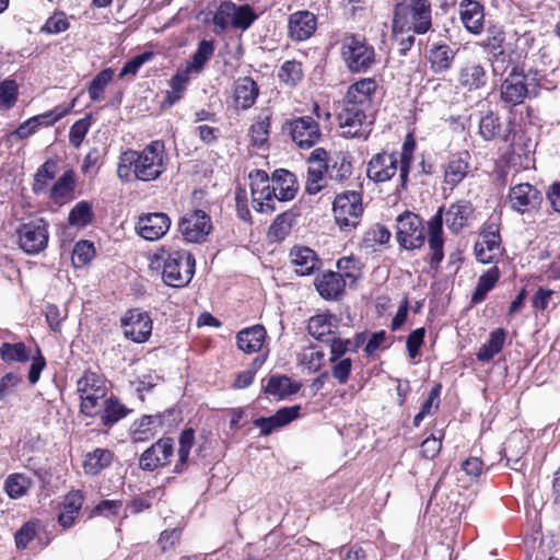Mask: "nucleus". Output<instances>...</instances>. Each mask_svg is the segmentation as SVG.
<instances>
[{"mask_svg": "<svg viewBox=\"0 0 560 560\" xmlns=\"http://www.w3.org/2000/svg\"><path fill=\"white\" fill-rule=\"evenodd\" d=\"M195 273V258L187 250H175L167 254L164 260L162 279L166 285L183 288Z\"/></svg>", "mask_w": 560, "mask_h": 560, "instance_id": "obj_7", "label": "nucleus"}, {"mask_svg": "<svg viewBox=\"0 0 560 560\" xmlns=\"http://www.w3.org/2000/svg\"><path fill=\"white\" fill-rule=\"evenodd\" d=\"M329 346H330L329 362H335L336 360L343 359V358H346L345 354L349 350H351V349L354 350V345H353L352 340H350V339H342V338L334 337L329 340Z\"/></svg>", "mask_w": 560, "mask_h": 560, "instance_id": "obj_64", "label": "nucleus"}, {"mask_svg": "<svg viewBox=\"0 0 560 560\" xmlns=\"http://www.w3.org/2000/svg\"><path fill=\"white\" fill-rule=\"evenodd\" d=\"M328 173L331 178L343 182L351 176L352 164L345 154L340 153L335 158L334 163L329 165Z\"/></svg>", "mask_w": 560, "mask_h": 560, "instance_id": "obj_56", "label": "nucleus"}, {"mask_svg": "<svg viewBox=\"0 0 560 560\" xmlns=\"http://www.w3.org/2000/svg\"><path fill=\"white\" fill-rule=\"evenodd\" d=\"M316 26V16L310 11H298L289 18V35L293 40L302 42L310 38Z\"/></svg>", "mask_w": 560, "mask_h": 560, "instance_id": "obj_25", "label": "nucleus"}, {"mask_svg": "<svg viewBox=\"0 0 560 560\" xmlns=\"http://www.w3.org/2000/svg\"><path fill=\"white\" fill-rule=\"evenodd\" d=\"M83 504V495L79 491L69 492L61 504V512L58 516L60 526L65 529L71 527Z\"/></svg>", "mask_w": 560, "mask_h": 560, "instance_id": "obj_34", "label": "nucleus"}, {"mask_svg": "<svg viewBox=\"0 0 560 560\" xmlns=\"http://www.w3.org/2000/svg\"><path fill=\"white\" fill-rule=\"evenodd\" d=\"M195 442V431L192 429H185L178 439V463L175 466V471L182 472L187 465L190 450Z\"/></svg>", "mask_w": 560, "mask_h": 560, "instance_id": "obj_50", "label": "nucleus"}, {"mask_svg": "<svg viewBox=\"0 0 560 560\" xmlns=\"http://www.w3.org/2000/svg\"><path fill=\"white\" fill-rule=\"evenodd\" d=\"M469 159L468 152H464L453 156L445 165L444 182L451 188L462 183L469 173Z\"/></svg>", "mask_w": 560, "mask_h": 560, "instance_id": "obj_30", "label": "nucleus"}, {"mask_svg": "<svg viewBox=\"0 0 560 560\" xmlns=\"http://www.w3.org/2000/svg\"><path fill=\"white\" fill-rule=\"evenodd\" d=\"M472 213V206L469 201L460 200L450 206L445 212L446 226L455 234L460 232L467 224Z\"/></svg>", "mask_w": 560, "mask_h": 560, "instance_id": "obj_31", "label": "nucleus"}, {"mask_svg": "<svg viewBox=\"0 0 560 560\" xmlns=\"http://www.w3.org/2000/svg\"><path fill=\"white\" fill-rule=\"evenodd\" d=\"M74 173L73 171L65 172L58 180L52 185L49 197L55 202H62L69 198L74 190Z\"/></svg>", "mask_w": 560, "mask_h": 560, "instance_id": "obj_43", "label": "nucleus"}, {"mask_svg": "<svg viewBox=\"0 0 560 560\" xmlns=\"http://www.w3.org/2000/svg\"><path fill=\"white\" fill-rule=\"evenodd\" d=\"M378 84L373 78H362L352 83L345 95L343 103L372 110L373 100Z\"/></svg>", "mask_w": 560, "mask_h": 560, "instance_id": "obj_19", "label": "nucleus"}, {"mask_svg": "<svg viewBox=\"0 0 560 560\" xmlns=\"http://www.w3.org/2000/svg\"><path fill=\"white\" fill-rule=\"evenodd\" d=\"M370 112L371 110L366 108H361L351 104H345V107L338 115L342 135L348 138H366L370 132V122L366 120L368 113Z\"/></svg>", "mask_w": 560, "mask_h": 560, "instance_id": "obj_13", "label": "nucleus"}, {"mask_svg": "<svg viewBox=\"0 0 560 560\" xmlns=\"http://www.w3.org/2000/svg\"><path fill=\"white\" fill-rule=\"evenodd\" d=\"M214 52V45L211 40L202 39L197 47V50L194 52L191 61L187 66V72H196L199 73L206 62L210 60Z\"/></svg>", "mask_w": 560, "mask_h": 560, "instance_id": "obj_48", "label": "nucleus"}, {"mask_svg": "<svg viewBox=\"0 0 560 560\" xmlns=\"http://www.w3.org/2000/svg\"><path fill=\"white\" fill-rule=\"evenodd\" d=\"M114 459V453L107 448H95L89 452L82 463L86 475L96 476L107 468Z\"/></svg>", "mask_w": 560, "mask_h": 560, "instance_id": "obj_35", "label": "nucleus"}, {"mask_svg": "<svg viewBox=\"0 0 560 560\" xmlns=\"http://www.w3.org/2000/svg\"><path fill=\"white\" fill-rule=\"evenodd\" d=\"M505 34L501 27L490 26L487 36L479 43V46L489 55L498 57L503 54Z\"/></svg>", "mask_w": 560, "mask_h": 560, "instance_id": "obj_45", "label": "nucleus"}, {"mask_svg": "<svg viewBox=\"0 0 560 560\" xmlns=\"http://www.w3.org/2000/svg\"><path fill=\"white\" fill-rule=\"evenodd\" d=\"M432 28V5L430 0H410L394 7L392 32L395 38L405 33L424 35Z\"/></svg>", "mask_w": 560, "mask_h": 560, "instance_id": "obj_3", "label": "nucleus"}, {"mask_svg": "<svg viewBox=\"0 0 560 560\" xmlns=\"http://www.w3.org/2000/svg\"><path fill=\"white\" fill-rule=\"evenodd\" d=\"M329 166L308 165L305 190L310 195H316L326 186V174Z\"/></svg>", "mask_w": 560, "mask_h": 560, "instance_id": "obj_47", "label": "nucleus"}, {"mask_svg": "<svg viewBox=\"0 0 560 560\" xmlns=\"http://www.w3.org/2000/svg\"><path fill=\"white\" fill-rule=\"evenodd\" d=\"M443 210L439 211L429 221V248H430V265L433 269H438L440 262L443 260Z\"/></svg>", "mask_w": 560, "mask_h": 560, "instance_id": "obj_24", "label": "nucleus"}, {"mask_svg": "<svg viewBox=\"0 0 560 560\" xmlns=\"http://www.w3.org/2000/svg\"><path fill=\"white\" fill-rule=\"evenodd\" d=\"M290 257L300 276H308L318 268L319 260L315 252L308 247H294L291 249Z\"/></svg>", "mask_w": 560, "mask_h": 560, "instance_id": "obj_32", "label": "nucleus"}, {"mask_svg": "<svg viewBox=\"0 0 560 560\" xmlns=\"http://www.w3.org/2000/svg\"><path fill=\"white\" fill-rule=\"evenodd\" d=\"M399 171L398 154L381 152L372 156L368 163L366 175L375 183L389 180Z\"/></svg>", "mask_w": 560, "mask_h": 560, "instance_id": "obj_17", "label": "nucleus"}, {"mask_svg": "<svg viewBox=\"0 0 560 560\" xmlns=\"http://www.w3.org/2000/svg\"><path fill=\"white\" fill-rule=\"evenodd\" d=\"M124 334L135 342H144L151 336L152 320L148 313L138 308L129 310L121 318Z\"/></svg>", "mask_w": 560, "mask_h": 560, "instance_id": "obj_16", "label": "nucleus"}, {"mask_svg": "<svg viewBox=\"0 0 560 560\" xmlns=\"http://www.w3.org/2000/svg\"><path fill=\"white\" fill-rule=\"evenodd\" d=\"M325 353L317 347L311 346L300 353V362L310 371H318L324 362Z\"/></svg>", "mask_w": 560, "mask_h": 560, "instance_id": "obj_57", "label": "nucleus"}, {"mask_svg": "<svg viewBox=\"0 0 560 560\" xmlns=\"http://www.w3.org/2000/svg\"><path fill=\"white\" fill-rule=\"evenodd\" d=\"M475 255L482 264H489L501 255V237L495 225H489L488 230L480 234L475 244Z\"/></svg>", "mask_w": 560, "mask_h": 560, "instance_id": "obj_21", "label": "nucleus"}, {"mask_svg": "<svg viewBox=\"0 0 560 560\" xmlns=\"http://www.w3.org/2000/svg\"><path fill=\"white\" fill-rule=\"evenodd\" d=\"M293 221V214L283 212L279 214L269 226V236L277 240H283L290 233Z\"/></svg>", "mask_w": 560, "mask_h": 560, "instance_id": "obj_58", "label": "nucleus"}, {"mask_svg": "<svg viewBox=\"0 0 560 560\" xmlns=\"http://www.w3.org/2000/svg\"><path fill=\"white\" fill-rule=\"evenodd\" d=\"M272 113L269 108H264L257 115L255 122L250 127V139L255 147H262L269 137V128Z\"/></svg>", "mask_w": 560, "mask_h": 560, "instance_id": "obj_38", "label": "nucleus"}, {"mask_svg": "<svg viewBox=\"0 0 560 560\" xmlns=\"http://www.w3.org/2000/svg\"><path fill=\"white\" fill-rule=\"evenodd\" d=\"M459 20L467 32L479 35L483 31L485 8L476 0L459 2Z\"/></svg>", "mask_w": 560, "mask_h": 560, "instance_id": "obj_23", "label": "nucleus"}, {"mask_svg": "<svg viewBox=\"0 0 560 560\" xmlns=\"http://www.w3.org/2000/svg\"><path fill=\"white\" fill-rule=\"evenodd\" d=\"M259 95L257 83L249 77L238 78L234 83V104L242 109L250 108Z\"/></svg>", "mask_w": 560, "mask_h": 560, "instance_id": "obj_27", "label": "nucleus"}, {"mask_svg": "<svg viewBox=\"0 0 560 560\" xmlns=\"http://www.w3.org/2000/svg\"><path fill=\"white\" fill-rule=\"evenodd\" d=\"M266 335V329L261 325L245 328L236 335L237 347L245 353L258 352L265 342Z\"/></svg>", "mask_w": 560, "mask_h": 560, "instance_id": "obj_29", "label": "nucleus"}, {"mask_svg": "<svg viewBox=\"0 0 560 560\" xmlns=\"http://www.w3.org/2000/svg\"><path fill=\"white\" fill-rule=\"evenodd\" d=\"M162 421L158 416H143L139 421L133 423L132 429V441L133 442H144L148 441L158 433V428H160Z\"/></svg>", "mask_w": 560, "mask_h": 560, "instance_id": "obj_39", "label": "nucleus"}, {"mask_svg": "<svg viewBox=\"0 0 560 560\" xmlns=\"http://www.w3.org/2000/svg\"><path fill=\"white\" fill-rule=\"evenodd\" d=\"M508 197L511 208L520 213L538 210L542 201L541 192L528 183L511 187Z\"/></svg>", "mask_w": 560, "mask_h": 560, "instance_id": "obj_15", "label": "nucleus"}, {"mask_svg": "<svg viewBox=\"0 0 560 560\" xmlns=\"http://www.w3.org/2000/svg\"><path fill=\"white\" fill-rule=\"evenodd\" d=\"M0 355L5 362H26L31 358L30 350L23 342H4L0 347Z\"/></svg>", "mask_w": 560, "mask_h": 560, "instance_id": "obj_51", "label": "nucleus"}, {"mask_svg": "<svg viewBox=\"0 0 560 560\" xmlns=\"http://www.w3.org/2000/svg\"><path fill=\"white\" fill-rule=\"evenodd\" d=\"M300 407H284L279 409L273 416L268 418H257L254 425L261 430L262 435L270 434L273 430L283 427L299 417Z\"/></svg>", "mask_w": 560, "mask_h": 560, "instance_id": "obj_26", "label": "nucleus"}, {"mask_svg": "<svg viewBox=\"0 0 560 560\" xmlns=\"http://www.w3.org/2000/svg\"><path fill=\"white\" fill-rule=\"evenodd\" d=\"M30 486V479L23 474L10 475L5 480V491L12 499H18L24 495Z\"/></svg>", "mask_w": 560, "mask_h": 560, "instance_id": "obj_53", "label": "nucleus"}, {"mask_svg": "<svg viewBox=\"0 0 560 560\" xmlns=\"http://www.w3.org/2000/svg\"><path fill=\"white\" fill-rule=\"evenodd\" d=\"M249 178L253 207L261 213H272L276 200H292L299 190L296 176L283 168L276 170L271 178L265 171L256 170Z\"/></svg>", "mask_w": 560, "mask_h": 560, "instance_id": "obj_1", "label": "nucleus"}, {"mask_svg": "<svg viewBox=\"0 0 560 560\" xmlns=\"http://www.w3.org/2000/svg\"><path fill=\"white\" fill-rule=\"evenodd\" d=\"M416 143L411 136H408L402 144L401 152L398 155L399 161V187L405 189L408 184V176L410 171V165L413 159V150Z\"/></svg>", "mask_w": 560, "mask_h": 560, "instance_id": "obj_42", "label": "nucleus"}, {"mask_svg": "<svg viewBox=\"0 0 560 560\" xmlns=\"http://www.w3.org/2000/svg\"><path fill=\"white\" fill-rule=\"evenodd\" d=\"M298 390V386L293 387L291 380L288 376H272L269 378L265 392L267 394L284 397L290 394H294Z\"/></svg>", "mask_w": 560, "mask_h": 560, "instance_id": "obj_52", "label": "nucleus"}, {"mask_svg": "<svg viewBox=\"0 0 560 560\" xmlns=\"http://www.w3.org/2000/svg\"><path fill=\"white\" fill-rule=\"evenodd\" d=\"M456 51L447 44L433 45L430 49L429 61L434 73H441L451 69Z\"/></svg>", "mask_w": 560, "mask_h": 560, "instance_id": "obj_36", "label": "nucleus"}, {"mask_svg": "<svg viewBox=\"0 0 560 560\" xmlns=\"http://www.w3.org/2000/svg\"><path fill=\"white\" fill-rule=\"evenodd\" d=\"M331 363V375L341 385L346 384L351 375L352 360L343 358Z\"/></svg>", "mask_w": 560, "mask_h": 560, "instance_id": "obj_63", "label": "nucleus"}, {"mask_svg": "<svg viewBox=\"0 0 560 560\" xmlns=\"http://www.w3.org/2000/svg\"><path fill=\"white\" fill-rule=\"evenodd\" d=\"M390 238V232L384 225L375 224L370 228L363 237L365 247H374L375 245L386 244Z\"/></svg>", "mask_w": 560, "mask_h": 560, "instance_id": "obj_59", "label": "nucleus"}, {"mask_svg": "<svg viewBox=\"0 0 560 560\" xmlns=\"http://www.w3.org/2000/svg\"><path fill=\"white\" fill-rule=\"evenodd\" d=\"M171 219L164 212L145 213L139 217L136 230L147 241H158L170 230Z\"/></svg>", "mask_w": 560, "mask_h": 560, "instance_id": "obj_18", "label": "nucleus"}, {"mask_svg": "<svg viewBox=\"0 0 560 560\" xmlns=\"http://www.w3.org/2000/svg\"><path fill=\"white\" fill-rule=\"evenodd\" d=\"M231 16V24L241 30H247L257 19V14L248 4L235 5L234 3H223L213 18L215 25L225 28L229 24L228 18Z\"/></svg>", "mask_w": 560, "mask_h": 560, "instance_id": "obj_14", "label": "nucleus"}, {"mask_svg": "<svg viewBox=\"0 0 560 560\" xmlns=\"http://www.w3.org/2000/svg\"><path fill=\"white\" fill-rule=\"evenodd\" d=\"M100 417L101 423L105 427H112L120 419L127 416L129 410L114 395L107 396L101 402Z\"/></svg>", "mask_w": 560, "mask_h": 560, "instance_id": "obj_33", "label": "nucleus"}, {"mask_svg": "<svg viewBox=\"0 0 560 560\" xmlns=\"http://www.w3.org/2000/svg\"><path fill=\"white\" fill-rule=\"evenodd\" d=\"M501 277L498 267L493 266L478 278L477 287L471 295L470 303L477 305L483 302L488 293L495 287Z\"/></svg>", "mask_w": 560, "mask_h": 560, "instance_id": "obj_37", "label": "nucleus"}, {"mask_svg": "<svg viewBox=\"0 0 560 560\" xmlns=\"http://www.w3.org/2000/svg\"><path fill=\"white\" fill-rule=\"evenodd\" d=\"M397 241L405 249L420 248L425 241L422 219L410 211H405L397 218Z\"/></svg>", "mask_w": 560, "mask_h": 560, "instance_id": "obj_9", "label": "nucleus"}, {"mask_svg": "<svg viewBox=\"0 0 560 560\" xmlns=\"http://www.w3.org/2000/svg\"><path fill=\"white\" fill-rule=\"evenodd\" d=\"M540 79L538 71L514 63L500 84V100L506 107L522 104L527 97L536 96Z\"/></svg>", "mask_w": 560, "mask_h": 560, "instance_id": "obj_4", "label": "nucleus"}, {"mask_svg": "<svg viewBox=\"0 0 560 560\" xmlns=\"http://www.w3.org/2000/svg\"><path fill=\"white\" fill-rule=\"evenodd\" d=\"M315 285L325 300H337L345 290L346 280L340 272L327 271L316 279Z\"/></svg>", "mask_w": 560, "mask_h": 560, "instance_id": "obj_28", "label": "nucleus"}, {"mask_svg": "<svg viewBox=\"0 0 560 560\" xmlns=\"http://www.w3.org/2000/svg\"><path fill=\"white\" fill-rule=\"evenodd\" d=\"M91 126L90 117L86 116L77 120L69 131V141L74 148H79L84 140Z\"/></svg>", "mask_w": 560, "mask_h": 560, "instance_id": "obj_62", "label": "nucleus"}, {"mask_svg": "<svg viewBox=\"0 0 560 560\" xmlns=\"http://www.w3.org/2000/svg\"><path fill=\"white\" fill-rule=\"evenodd\" d=\"M166 161L164 142L154 140L141 151H124L118 160L117 176L125 183L155 180L164 173Z\"/></svg>", "mask_w": 560, "mask_h": 560, "instance_id": "obj_2", "label": "nucleus"}, {"mask_svg": "<svg viewBox=\"0 0 560 560\" xmlns=\"http://www.w3.org/2000/svg\"><path fill=\"white\" fill-rule=\"evenodd\" d=\"M279 79L289 84L295 85L303 78L302 65L295 60L285 61L278 73Z\"/></svg>", "mask_w": 560, "mask_h": 560, "instance_id": "obj_55", "label": "nucleus"}, {"mask_svg": "<svg viewBox=\"0 0 560 560\" xmlns=\"http://www.w3.org/2000/svg\"><path fill=\"white\" fill-rule=\"evenodd\" d=\"M210 217L203 210H192L185 213L178 222V231L189 243H202L211 232Z\"/></svg>", "mask_w": 560, "mask_h": 560, "instance_id": "obj_11", "label": "nucleus"}, {"mask_svg": "<svg viewBox=\"0 0 560 560\" xmlns=\"http://www.w3.org/2000/svg\"><path fill=\"white\" fill-rule=\"evenodd\" d=\"M340 52L347 68L354 73L366 72L376 62L374 47L354 34L342 37Z\"/></svg>", "mask_w": 560, "mask_h": 560, "instance_id": "obj_6", "label": "nucleus"}, {"mask_svg": "<svg viewBox=\"0 0 560 560\" xmlns=\"http://www.w3.org/2000/svg\"><path fill=\"white\" fill-rule=\"evenodd\" d=\"M95 250L92 243L80 241L75 244L72 253V261L75 266L88 264L94 256Z\"/></svg>", "mask_w": 560, "mask_h": 560, "instance_id": "obj_61", "label": "nucleus"}, {"mask_svg": "<svg viewBox=\"0 0 560 560\" xmlns=\"http://www.w3.org/2000/svg\"><path fill=\"white\" fill-rule=\"evenodd\" d=\"M332 211L337 225L341 231L350 232L360 223L363 207L361 195L347 191L335 198Z\"/></svg>", "mask_w": 560, "mask_h": 560, "instance_id": "obj_8", "label": "nucleus"}, {"mask_svg": "<svg viewBox=\"0 0 560 560\" xmlns=\"http://www.w3.org/2000/svg\"><path fill=\"white\" fill-rule=\"evenodd\" d=\"M338 271L342 275V278L347 281L354 282L360 275V262L352 256L341 257L337 261Z\"/></svg>", "mask_w": 560, "mask_h": 560, "instance_id": "obj_60", "label": "nucleus"}, {"mask_svg": "<svg viewBox=\"0 0 560 560\" xmlns=\"http://www.w3.org/2000/svg\"><path fill=\"white\" fill-rule=\"evenodd\" d=\"M479 133L486 141L503 136V128L498 114L489 112L479 121Z\"/></svg>", "mask_w": 560, "mask_h": 560, "instance_id": "obj_46", "label": "nucleus"}, {"mask_svg": "<svg viewBox=\"0 0 560 560\" xmlns=\"http://www.w3.org/2000/svg\"><path fill=\"white\" fill-rule=\"evenodd\" d=\"M505 330L497 328L490 334L488 341L482 345L477 352V359L482 362L490 361L495 354H498L505 341Z\"/></svg>", "mask_w": 560, "mask_h": 560, "instance_id": "obj_40", "label": "nucleus"}, {"mask_svg": "<svg viewBox=\"0 0 560 560\" xmlns=\"http://www.w3.org/2000/svg\"><path fill=\"white\" fill-rule=\"evenodd\" d=\"M336 316L331 314L315 315L308 320V334L317 340H323L325 336H328L332 332V328L336 326Z\"/></svg>", "mask_w": 560, "mask_h": 560, "instance_id": "obj_41", "label": "nucleus"}, {"mask_svg": "<svg viewBox=\"0 0 560 560\" xmlns=\"http://www.w3.org/2000/svg\"><path fill=\"white\" fill-rule=\"evenodd\" d=\"M93 219L92 207L86 201L78 202L69 213L68 221L72 226H85Z\"/></svg>", "mask_w": 560, "mask_h": 560, "instance_id": "obj_54", "label": "nucleus"}, {"mask_svg": "<svg viewBox=\"0 0 560 560\" xmlns=\"http://www.w3.org/2000/svg\"><path fill=\"white\" fill-rule=\"evenodd\" d=\"M114 74L115 72L112 68H106L96 74L88 89L91 101L100 102L104 98L105 88L110 83Z\"/></svg>", "mask_w": 560, "mask_h": 560, "instance_id": "obj_49", "label": "nucleus"}, {"mask_svg": "<svg viewBox=\"0 0 560 560\" xmlns=\"http://www.w3.org/2000/svg\"><path fill=\"white\" fill-rule=\"evenodd\" d=\"M487 81V70L481 63L467 62L458 69L456 88L474 92L485 88Z\"/></svg>", "mask_w": 560, "mask_h": 560, "instance_id": "obj_22", "label": "nucleus"}, {"mask_svg": "<svg viewBox=\"0 0 560 560\" xmlns=\"http://www.w3.org/2000/svg\"><path fill=\"white\" fill-rule=\"evenodd\" d=\"M77 392L80 396V410L88 417H96L101 402L108 396L106 378L93 371H85L77 381Z\"/></svg>", "mask_w": 560, "mask_h": 560, "instance_id": "obj_5", "label": "nucleus"}, {"mask_svg": "<svg viewBox=\"0 0 560 560\" xmlns=\"http://www.w3.org/2000/svg\"><path fill=\"white\" fill-rule=\"evenodd\" d=\"M174 452L173 441L168 438L160 439L156 443L145 450L139 459V466L143 470L153 471L165 466Z\"/></svg>", "mask_w": 560, "mask_h": 560, "instance_id": "obj_20", "label": "nucleus"}, {"mask_svg": "<svg viewBox=\"0 0 560 560\" xmlns=\"http://www.w3.org/2000/svg\"><path fill=\"white\" fill-rule=\"evenodd\" d=\"M282 130L288 132L292 141L301 149L314 147L322 136L318 122L311 116L287 120Z\"/></svg>", "mask_w": 560, "mask_h": 560, "instance_id": "obj_10", "label": "nucleus"}, {"mask_svg": "<svg viewBox=\"0 0 560 560\" xmlns=\"http://www.w3.org/2000/svg\"><path fill=\"white\" fill-rule=\"evenodd\" d=\"M48 224L43 219L24 223L18 230L19 245L26 254H38L48 243Z\"/></svg>", "mask_w": 560, "mask_h": 560, "instance_id": "obj_12", "label": "nucleus"}, {"mask_svg": "<svg viewBox=\"0 0 560 560\" xmlns=\"http://www.w3.org/2000/svg\"><path fill=\"white\" fill-rule=\"evenodd\" d=\"M58 171L57 162L47 160L36 172L33 190L35 194L46 192L49 183L55 178Z\"/></svg>", "mask_w": 560, "mask_h": 560, "instance_id": "obj_44", "label": "nucleus"}]
</instances>
